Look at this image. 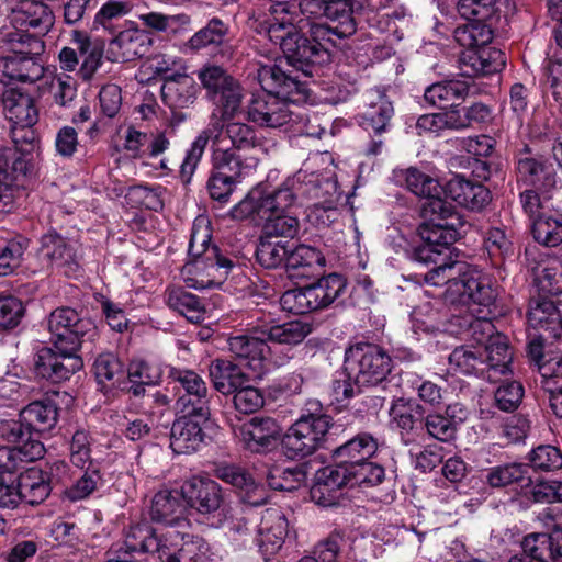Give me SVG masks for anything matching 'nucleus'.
<instances>
[{
    "instance_id": "f257e3e1",
    "label": "nucleus",
    "mask_w": 562,
    "mask_h": 562,
    "mask_svg": "<svg viewBox=\"0 0 562 562\" xmlns=\"http://www.w3.org/2000/svg\"><path fill=\"white\" fill-rule=\"evenodd\" d=\"M263 93L254 94L247 106V119L261 127L292 126L305 120L300 105L310 97V89L292 70L281 64L266 65L258 70Z\"/></svg>"
},
{
    "instance_id": "f03ea898",
    "label": "nucleus",
    "mask_w": 562,
    "mask_h": 562,
    "mask_svg": "<svg viewBox=\"0 0 562 562\" xmlns=\"http://www.w3.org/2000/svg\"><path fill=\"white\" fill-rule=\"evenodd\" d=\"M211 155L235 162H244L243 153L260 145L256 131L247 123L231 120L211 123L201 131L186 151L180 165L179 177L184 184L191 179L201 161L207 144Z\"/></svg>"
},
{
    "instance_id": "7ed1b4c3",
    "label": "nucleus",
    "mask_w": 562,
    "mask_h": 562,
    "mask_svg": "<svg viewBox=\"0 0 562 562\" xmlns=\"http://www.w3.org/2000/svg\"><path fill=\"white\" fill-rule=\"evenodd\" d=\"M212 231L204 220H195L188 248L189 261L181 274L188 286L194 289L216 288L223 284L237 260L211 244Z\"/></svg>"
},
{
    "instance_id": "20e7f679",
    "label": "nucleus",
    "mask_w": 562,
    "mask_h": 562,
    "mask_svg": "<svg viewBox=\"0 0 562 562\" xmlns=\"http://www.w3.org/2000/svg\"><path fill=\"white\" fill-rule=\"evenodd\" d=\"M132 540L150 552V562H214L210 543L196 533L160 530L149 525Z\"/></svg>"
},
{
    "instance_id": "39448f33",
    "label": "nucleus",
    "mask_w": 562,
    "mask_h": 562,
    "mask_svg": "<svg viewBox=\"0 0 562 562\" xmlns=\"http://www.w3.org/2000/svg\"><path fill=\"white\" fill-rule=\"evenodd\" d=\"M346 439L345 426L326 414H303L282 437L283 453L289 459H303L318 449L330 450L339 438Z\"/></svg>"
},
{
    "instance_id": "423d86ee",
    "label": "nucleus",
    "mask_w": 562,
    "mask_h": 562,
    "mask_svg": "<svg viewBox=\"0 0 562 562\" xmlns=\"http://www.w3.org/2000/svg\"><path fill=\"white\" fill-rule=\"evenodd\" d=\"M417 233L419 243L411 247L409 257L424 265H434L425 274L427 283L436 286L446 284L456 273L465 269V262L451 258L452 245L458 239L451 233L432 231L427 225H419Z\"/></svg>"
},
{
    "instance_id": "0eeeda50",
    "label": "nucleus",
    "mask_w": 562,
    "mask_h": 562,
    "mask_svg": "<svg viewBox=\"0 0 562 562\" xmlns=\"http://www.w3.org/2000/svg\"><path fill=\"white\" fill-rule=\"evenodd\" d=\"M392 368V358L379 345L361 341L345 351L344 371L352 374L356 384L369 393L378 387L386 389Z\"/></svg>"
},
{
    "instance_id": "6e6552de",
    "label": "nucleus",
    "mask_w": 562,
    "mask_h": 562,
    "mask_svg": "<svg viewBox=\"0 0 562 562\" xmlns=\"http://www.w3.org/2000/svg\"><path fill=\"white\" fill-rule=\"evenodd\" d=\"M205 97L220 110L222 121H231L241 111L244 87L223 66L206 63L196 71Z\"/></svg>"
},
{
    "instance_id": "1a4fd4ad",
    "label": "nucleus",
    "mask_w": 562,
    "mask_h": 562,
    "mask_svg": "<svg viewBox=\"0 0 562 562\" xmlns=\"http://www.w3.org/2000/svg\"><path fill=\"white\" fill-rule=\"evenodd\" d=\"M187 506L212 525L222 526L231 517V506L223 487L209 476L193 475L181 486Z\"/></svg>"
},
{
    "instance_id": "9d476101",
    "label": "nucleus",
    "mask_w": 562,
    "mask_h": 562,
    "mask_svg": "<svg viewBox=\"0 0 562 562\" xmlns=\"http://www.w3.org/2000/svg\"><path fill=\"white\" fill-rule=\"evenodd\" d=\"M459 14L470 23L458 26L453 38L459 45L490 44L499 20L496 0H458Z\"/></svg>"
},
{
    "instance_id": "9b49d317",
    "label": "nucleus",
    "mask_w": 562,
    "mask_h": 562,
    "mask_svg": "<svg viewBox=\"0 0 562 562\" xmlns=\"http://www.w3.org/2000/svg\"><path fill=\"white\" fill-rule=\"evenodd\" d=\"M323 186L333 187V182L314 173L299 171L271 193L263 194L261 191L258 205L259 217H265L267 213H288L299 198L319 200L323 198Z\"/></svg>"
},
{
    "instance_id": "f8f14e48",
    "label": "nucleus",
    "mask_w": 562,
    "mask_h": 562,
    "mask_svg": "<svg viewBox=\"0 0 562 562\" xmlns=\"http://www.w3.org/2000/svg\"><path fill=\"white\" fill-rule=\"evenodd\" d=\"M48 330L53 345L68 350H80L86 342H92L98 336L95 324L88 317H81L71 307L55 308L48 316Z\"/></svg>"
},
{
    "instance_id": "ddd939ff",
    "label": "nucleus",
    "mask_w": 562,
    "mask_h": 562,
    "mask_svg": "<svg viewBox=\"0 0 562 562\" xmlns=\"http://www.w3.org/2000/svg\"><path fill=\"white\" fill-rule=\"evenodd\" d=\"M277 45L286 65L304 77H313L324 66L321 60L323 50L314 48L310 37L292 22L289 23ZM296 75L300 77L299 74Z\"/></svg>"
},
{
    "instance_id": "4468645a",
    "label": "nucleus",
    "mask_w": 562,
    "mask_h": 562,
    "mask_svg": "<svg viewBox=\"0 0 562 562\" xmlns=\"http://www.w3.org/2000/svg\"><path fill=\"white\" fill-rule=\"evenodd\" d=\"M78 351L66 350L57 345H53V348H41L34 357L35 374L52 383L69 380L83 367L82 358L78 355Z\"/></svg>"
},
{
    "instance_id": "2eb2a0df",
    "label": "nucleus",
    "mask_w": 562,
    "mask_h": 562,
    "mask_svg": "<svg viewBox=\"0 0 562 562\" xmlns=\"http://www.w3.org/2000/svg\"><path fill=\"white\" fill-rule=\"evenodd\" d=\"M452 295H457L462 303H473L484 307L493 305L497 297V290L492 280L477 270H471L465 265L460 273L446 282Z\"/></svg>"
},
{
    "instance_id": "dca6fc26",
    "label": "nucleus",
    "mask_w": 562,
    "mask_h": 562,
    "mask_svg": "<svg viewBox=\"0 0 562 562\" xmlns=\"http://www.w3.org/2000/svg\"><path fill=\"white\" fill-rule=\"evenodd\" d=\"M192 53L205 52L215 59H228L234 53L229 24L220 18H212L187 42Z\"/></svg>"
},
{
    "instance_id": "f3484780",
    "label": "nucleus",
    "mask_w": 562,
    "mask_h": 562,
    "mask_svg": "<svg viewBox=\"0 0 562 562\" xmlns=\"http://www.w3.org/2000/svg\"><path fill=\"white\" fill-rule=\"evenodd\" d=\"M514 177L519 189L538 188L552 192L558 186L555 168L542 156L515 155Z\"/></svg>"
},
{
    "instance_id": "a211bd4d",
    "label": "nucleus",
    "mask_w": 562,
    "mask_h": 562,
    "mask_svg": "<svg viewBox=\"0 0 562 562\" xmlns=\"http://www.w3.org/2000/svg\"><path fill=\"white\" fill-rule=\"evenodd\" d=\"M244 448L254 453H267L282 441V428L272 417L255 416L235 430Z\"/></svg>"
},
{
    "instance_id": "6ab92c4d",
    "label": "nucleus",
    "mask_w": 562,
    "mask_h": 562,
    "mask_svg": "<svg viewBox=\"0 0 562 562\" xmlns=\"http://www.w3.org/2000/svg\"><path fill=\"white\" fill-rule=\"evenodd\" d=\"M465 49L459 56V69L463 77L474 78L501 71L505 65V54L488 44L461 45Z\"/></svg>"
},
{
    "instance_id": "aec40b11",
    "label": "nucleus",
    "mask_w": 562,
    "mask_h": 562,
    "mask_svg": "<svg viewBox=\"0 0 562 562\" xmlns=\"http://www.w3.org/2000/svg\"><path fill=\"white\" fill-rule=\"evenodd\" d=\"M67 469L65 462L57 461L50 465L49 472L36 467L21 472L16 477L20 503L24 501L32 506L42 504L53 490V471L65 473Z\"/></svg>"
},
{
    "instance_id": "412c9836",
    "label": "nucleus",
    "mask_w": 562,
    "mask_h": 562,
    "mask_svg": "<svg viewBox=\"0 0 562 562\" xmlns=\"http://www.w3.org/2000/svg\"><path fill=\"white\" fill-rule=\"evenodd\" d=\"M227 347L235 360L254 371H260L270 355L267 335L255 328L251 334L231 336Z\"/></svg>"
},
{
    "instance_id": "4be33fe9",
    "label": "nucleus",
    "mask_w": 562,
    "mask_h": 562,
    "mask_svg": "<svg viewBox=\"0 0 562 562\" xmlns=\"http://www.w3.org/2000/svg\"><path fill=\"white\" fill-rule=\"evenodd\" d=\"M211 171L206 188L211 199L227 203L235 186L240 181L244 162H235L214 155L210 157Z\"/></svg>"
},
{
    "instance_id": "5701e85b",
    "label": "nucleus",
    "mask_w": 562,
    "mask_h": 562,
    "mask_svg": "<svg viewBox=\"0 0 562 562\" xmlns=\"http://www.w3.org/2000/svg\"><path fill=\"white\" fill-rule=\"evenodd\" d=\"M419 215L424 220L420 225L459 237L458 228L463 225V221L456 207L442 199L441 194L427 196L419 206Z\"/></svg>"
},
{
    "instance_id": "b1692460",
    "label": "nucleus",
    "mask_w": 562,
    "mask_h": 562,
    "mask_svg": "<svg viewBox=\"0 0 562 562\" xmlns=\"http://www.w3.org/2000/svg\"><path fill=\"white\" fill-rule=\"evenodd\" d=\"M54 21L53 11L43 1L21 0L11 11V22L16 30H33L40 37L50 31Z\"/></svg>"
},
{
    "instance_id": "393cba45",
    "label": "nucleus",
    "mask_w": 562,
    "mask_h": 562,
    "mask_svg": "<svg viewBox=\"0 0 562 562\" xmlns=\"http://www.w3.org/2000/svg\"><path fill=\"white\" fill-rule=\"evenodd\" d=\"M345 436L346 439L338 437V443L330 448L331 458L340 468L370 460L378 451V440L369 432L350 436L345 427Z\"/></svg>"
},
{
    "instance_id": "a878e982",
    "label": "nucleus",
    "mask_w": 562,
    "mask_h": 562,
    "mask_svg": "<svg viewBox=\"0 0 562 562\" xmlns=\"http://www.w3.org/2000/svg\"><path fill=\"white\" fill-rule=\"evenodd\" d=\"M443 192L446 196L472 212H482L492 201V193L483 183L460 175L447 181Z\"/></svg>"
},
{
    "instance_id": "bb28decb",
    "label": "nucleus",
    "mask_w": 562,
    "mask_h": 562,
    "mask_svg": "<svg viewBox=\"0 0 562 562\" xmlns=\"http://www.w3.org/2000/svg\"><path fill=\"white\" fill-rule=\"evenodd\" d=\"M346 486H349L346 470L337 464L329 465L316 472L310 495L317 505L330 507L339 503Z\"/></svg>"
},
{
    "instance_id": "cd10ccee",
    "label": "nucleus",
    "mask_w": 562,
    "mask_h": 562,
    "mask_svg": "<svg viewBox=\"0 0 562 562\" xmlns=\"http://www.w3.org/2000/svg\"><path fill=\"white\" fill-rule=\"evenodd\" d=\"M153 45L151 34L137 27L121 31L109 44L110 59L128 63L144 57Z\"/></svg>"
},
{
    "instance_id": "c85d7f7f",
    "label": "nucleus",
    "mask_w": 562,
    "mask_h": 562,
    "mask_svg": "<svg viewBox=\"0 0 562 562\" xmlns=\"http://www.w3.org/2000/svg\"><path fill=\"white\" fill-rule=\"evenodd\" d=\"M529 325L538 331L548 335V338H562V314L555 302L542 294L532 296L527 312Z\"/></svg>"
},
{
    "instance_id": "c756f323",
    "label": "nucleus",
    "mask_w": 562,
    "mask_h": 562,
    "mask_svg": "<svg viewBox=\"0 0 562 562\" xmlns=\"http://www.w3.org/2000/svg\"><path fill=\"white\" fill-rule=\"evenodd\" d=\"M40 243L37 255L47 266L65 267L67 268L66 274L78 269L79 263L75 248L57 232L44 234Z\"/></svg>"
},
{
    "instance_id": "7c9ffc66",
    "label": "nucleus",
    "mask_w": 562,
    "mask_h": 562,
    "mask_svg": "<svg viewBox=\"0 0 562 562\" xmlns=\"http://www.w3.org/2000/svg\"><path fill=\"white\" fill-rule=\"evenodd\" d=\"M181 491L162 490L157 492L149 508V517L153 522L170 527L181 526L187 522Z\"/></svg>"
},
{
    "instance_id": "2f4dec72",
    "label": "nucleus",
    "mask_w": 562,
    "mask_h": 562,
    "mask_svg": "<svg viewBox=\"0 0 562 562\" xmlns=\"http://www.w3.org/2000/svg\"><path fill=\"white\" fill-rule=\"evenodd\" d=\"M44 66L42 60L19 55L0 57V82L8 85L12 81L35 82L43 78Z\"/></svg>"
},
{
    "instance_id": "473e14b6",
    "label": "nucleus",
    "mask_w": 562,
    "mask_h": 562,
    "mask_svg": "<svg viewBox=\"0 0 562 562\" xmlns=\"http://www.w3.org/2000/svg\"><path fill=\"white\" fill-rule=\"evenodd\" d=\"M209 375L213 387L225 396L232 395L250 381L249 375L237 363L220 358L210 363Z\"/></svg>"
},
{
    "instance_id": "72a5a7b5",
    "label": "nucleus",
    "mask_w": 562,
    "mask_h": 562,
    "mask_svg": "<svg viewBox=\"0 0 562 562\" xmlns=\"http://www.w3.org/2000/svg\"><path fill=\"white\" fill-rule=\"evenodd\" d=\"M448 111L452 131L477 130L487 125L493 119L492 106L482 101L468 104L458 102Z\"/></svg>"
},
{
    "instance_id": "f704fd0d",
    "label": "nucleus",
    "mask_w": 562,
    "mask_h": 562,
    "mask_svg": "<svg viewBox=\"0 0 562 562\" xmlns=\"http://www.w3.org/2000/svg\"><path fill=\"white\" fill-rule=\"evenodd\" d=\"M470 93V85L464 80H442L426 88L425 101L438 109L449 110L459 101H465Z\"/></svg>"
},
{
    "instance_id": "c9c22d12",
    "label": "nucleus",
    "mask_w": 562,
    "mask_h": 562,
    "mask_svg": "<svg viewBox=\"0 0 562 562\" xmlns=\"http://www.w3.org/2000/svg\"><path fill=\"white\" fill-rule=\"evenodd\" d=\"M203 426L186 417H178L170 431V448L177 454H190L200 450L204 443Z\"/></svg>"
},
{
    "instance_id": "e433bc0d",
    "label": "nucleus",
    "mask_w": 562,
    "mask_h": 562,
    "mask_svg": "<svg viewBox=\"0 0 562 562\" xmlns=\"http://www.w3.org/2000/svg\"><path fill=\"white\" fill-rule=\"evenodd\" d=\"M288 533V520L285 516L279 512H268L262 517L257 542L265 555L277 553L283 546Z\"/></svg>"
},
{
    "instance_id": "4c0bfd02",
    "label": "nucleus",
    "mask_w": 562,
    "mask_h": 562,
    "mask_svg": "<svg viewBox=\"0 0 562 562\" xmlns=\"http://www.w3.org/2000/svg\"><path fill=\"white\" fill-rule=\"evenodd\" d=\"M426 413V407L414 398H396L390 408L393 423L406 434L424 431Z\"/></svg>"
},
{
    "instance_id": "58836bf2",
    "label": "nucleus",
    "mask_w": 562,
    "mask_h": 562,
    "mask_svg": "<svg viewBox=\"0 0 562 562\" xmlns=\"http://www.w3.org/2000/svg\"><path fill=\"white\" fill-rule=\"evenodd\" d=\"M45 454V447L41 440L15 447H0V473L15 476V472L22 468L24 462L40 460Z\"/></svg>"
},
{
    "instance_id": "ea45409f",
    "label": "nucleus",
    "mask_w": 562,
    "mask_h": 562,
    "mask_svg": "<svg viewBox=\"0 0 562 562\" xmlns=\"http://www.w3.org/2000/svg\"><path fill=\"white\" fill-rule=\"evenodd\" d=\"M21 418L29 426L34 437L52 430L58 420V407L52 400L35 401L24 407Z\"/></svg>"
},
{
    "instance_id": "a19ab883",
    "label": "nucleus",
    "mask_w": 562,
    "mask_h": 562,
    "mask_svg": "<svg viewBox=\"0 0 562 562\" xmlns=\"http://www.w3.org/2000/svg\"><path fill=\"white\" fill-rule=\"evenodd\" d=\"M1 100L8 119L13 123L34 125L38 113L31 95L15 89H8L1 93Z\"/></svg>"
},
{
    "instance_id": "79ce46f5",
    "label": "nucleus",
    "mask_w": 562,
    "mask_h": 562,
    "mask_svg": "<svg viewBox=\"0 0 562 562\" xmlns=\"http://www.w3.org/2000/svg\"><path fill=\"white\" fill-rule=\"evenodd\" d=\"M524 554L514 558H528L530 562H562V551L555 540L553 532L531 533L524 538Z\"/></svg>"
},
{
    "instance_id": "37998d69",
    "label": "nucleus",
    "mask_w": 562,
    "mask_h": 562,
    "mask_svg": "<svg viewBox=\"0 0 562 562\" xmlns=\"http://www.w3.org/2000/svg\"><path fill=\"white\" fill-rule=\"evenodd\" d=\"M325 263V256L318 248L306 244L291 245L286 270L296 276L308 277L321 271Z\"/></svg>"
},
{
    "instance_id": "c03bdc74",
    "label": "nucleus",
    "mask_w": 562,
    "mask_h": 562,
    "mask_svg": "<svg viewBox=\"0 0 562 562\" xmlns=\"http://www.w3.org/2000/svg\"><path fill=\"white\" fill-rule=\"evenodd\" d=\"M167 305L184 316L189 322L201 324L206 318L203 301L183 288H169L166 291Z\"/></svg>"
},
{
    "instance_id": "a18cd8bd",
    "label": "nucleus",
    "mask_w": 562,
    "mask_h": 562,
    "mask_svg": "<svg viewBox=\"0 0 562 562\" xmlns=\"http://www.w3.org/2000/svg\"><path fill=\"white\" fill-rule=\"evenodd\" d=\"M162 98L171 108H186L196 99V86L187 74H173L164 80Z\"/></svg>"
},
{
    "instance_id": "49530a36",
    "label": "nucleus",
    "mask_w": 562,
    "mask_h": 562,
    "mask_svg": "<svg viewBox=\"0 0 562 562\" xmlns=\"http://www.w3.org/2000/svg\"><path fill=\"white\" fill-rule=\"evenodd\" d=\"M71 36V43L77 46L82 58L77 74L83 81H90L102 65L103 48L93 44L90 37L81 31H72Z\"/></svg>"
},
{
    "instance_id": "de8ad7c7",
    "label": "nucleus",
    "mask_w": 562,
    "mask_h": 562,
    "mask_svg": "<svg viewBox=\"0 0 562 562\" xmlns=\"http://www.w3.org/2000/svg\"><path fill=\"white\" fill-rule=\"evenodd\" d=\"M317 310L336 303L347 289V279L340 273H329L308 284Z\"/></svg>"
},
{
    "instance_id": "09e8293b",
    "label": "nucleus",
    "mask_w": 562,
    "mask_h": 562,
    "mask_svg": "<svg viewBox=\"0 0 562 562\" xmlns=\"http://www.w3.org/2000/svg\"><path fill=\"white\" fill-rule=\"evenodd\" d=\"M483 361L487 364V378L491 379V372L505 374L509 372V364L513 360V353L509 348L508 338L505 335L496 333L495 337L485 345Z\"/></svg>"
},
{
    "instance_id": "8fccbe9b",
    "label": "nucleus",
    "mask_w": 562,
    "mask_h": 562,
    "mask_svg": "<svg viewBox=\"0 0 562 562\" xmlns=\"http://www.w3.org/2000/svg\"><path fill=\"white\" fill-rule=\"evenodd\" d=\"M93 373L101 390H108L120 385L124 378L125 369L123 362L113 352L100 353L93 362Z\"/></svg>"
},
{
    "instance_id": "3c124183",
    "label": "nucleus",
    "mask_w": 562,
    "mask_h": 562,
    "mask_svg": "<svg viewBox=\"0 0 562 562\" xmlns=\"http://www.w3.org/2000/svg\"><path fill=\"white\" fill-rule=\"evenodd\" d=\"M449 366L454 374L484 376L487 373L482 350H473L467 346L457 347L450 353Z\"/></svg>"
},
{
    "instance_id": "603ef678",
    "label": "nucleus",
    "mask_w": 562,
    "mask_h": 562,
    "mask_svg": "<svg viewBox=\"0 0 562 562\" xmlns=\"http://www.w3.org/2000/svg\"><path fill=\"white\" fill-rule=\"evenodd\" d=\"M395 177L397 182L405 183L407 190L424 199L443 192V187L440 186L436 178L423 172L416 167L400 170L395 173Z\"/></svg>"
},
{
    "instance_id": "864d4df0",
    "label": "nucleus",
    "mask_w": 562,
    "mask_h": 562,
    "mask_svg": "<svg viewBox=\"0 0 562 562\" xmlns=\"http://www.w3.org/2000/svg\"><path fill=\"white\" fill-rule=\"evenodd\" d=\"M289 243L259 236L256 247V260L265 269L286 268L290 252Z\"/></svg>"
},
{
    "instance_id": "5fc2aeb1",
    "label": "nucleus",
    "mask_w": 562,
    "mask_h": 562,
    "mask_svg": "<svg viewBox=\"0 0 562 562\" xmlns=\"http://www.w3.org/2000/svg\"><path fill=\"white\" fill-rule=\"evenodd\" d=\"M270 13L271 18L268 19L266 14L254 10L248 15L247 24L255 33L266 35L271 43L277 45L282 34H284L290 20L283 14Z\"/></svg>"
},
{
    "instance_id": "6e6d98bb",
    "label": "nucleus",
    "mask_w": 562,
    "mask_h": 562,
    "mask_svg": "<svg viewBox=\"0 0 562 562\" xmlns=\"http://www.w3.org/2000/svg\"><path fill=\"white\" fill-rule=\"evenodd\" d=\"M261 333L267 335L268 341L297 345L312 333V325L302 321H291L261 329Z\"/></svg>"
},
{
    "instance_id": "4d7b16f0",
    "label": "nucleus",
    "mask_w": 562,
    "mask_h": 562,
    "mask_svg": "<svg viewBox=\"0 0 562 562\" xmlns=\"http://www.w3.org/2000/svg\"><path fill=\"white\" fill-rule=\"evenodd\" d=\"M261 235L265 238H294L300 231L299 218L289 213H267Z\"/></svg>"
},
{
    "instance_id": "13d9d810",
    "label": "nucleus",
    "mask_w": 562,
    "mask_h": 562,
    "mask_svg": "<svg viewBox=\"0 0 562 562\" xmlns=\"http://www.w3.org/2000/svg\"><path fill=\"white\" fill-rule=\"evenodd\" d=\"M349 486L369 487L381 484L385 479V470L382 465L369 460L355 465H346Z\"/></svg>"
},
{
    "instance_id": "bf43d9fd",
    "label": "nucleus",
    "mask_w": 562,
    "mask_h": 562,
    "mask_svg": "<svg viewBox=\"0 0 562 562\" xmlns=\"http://www.w3.org/2000/svg\"><path fill=\"white\" fill-rule=\"evenodd\" d=\"M327 18L338 37H348L356 33L357 22L349 0H334L329 5Z\"/></svg>"
},
{
    "instance_id": "052dcab7",
    "label": "nucleus",
    "mask_w": 562,
    "mask_h": 562,
    "mask_svg": "<svg viewBox=\"0 0 562 562\" xmlns=\"http://www.w3.org/2000/svg\"><path fill=\"white\" fill-rule=\"evenodd\" d=\"M527 474V464L510 462L490 468L485 481L493 488H502L522 482Z\"/></svg>"
},
{
    "instance_id": "680f3d73",
    "label": "nucleus",
    "mask_w": 562,
    "mask_h": 562,
    "mask_svg": "<svg viewBox=\"0 0 562 562\" xmlns=\"http://www.w3.org/2000/svg\"><path fill=\"white\" fill-rule=\"evenodd\" d=\"M149 528L147 521L138 522L128 527L125 532L123 544L117 550H110L106 552L105 562H138L134 554L143 553L147 555L148 562H150V552L143 549L142 544L134 543L132 539H136V532L142 529Z\"/></svg>"
},
{
    "instance_id": "e2e57ef3",
    "label": "nucleus",
    "mask_w": 562,
    "mask_h": 562,
    "mask_svg": "<svg viewBox=\"0 0 562 562\" xmlns=\"http://www.w3.org/2000/svg\"><path fill=\"white\" fill-rule=\"evenodd\" d=\"M533 239L546 247H557L562 244V218L544 214L531 223Z\"/></svg>"
},
{
    "instance_id": "0e129e2a",
    "label": "nucleus",
    "mask_w": 562,
    "mask_h": 562,
    "mask_svg": "<svg viewBox=\"0 0 562 562\" xmlns=\"http://www.w3.org/2000/svg\"><path fill=\"white\" fill-rule=\"evenodd\" d=\"M101 481L102 476L99 468L92 462H89L83 474L77 479L71 486L63 491V497L70 502L85 499L97 490Z\"/></svg>"
},
{
    "instance_id": "69168bd1",
    "label": "nucleus",
    "mask_w": 562,
    "mask_h": 562,
    "mask_svg": "<svg viewBox=\"0 0 562 562\" xmlns=\"http://www.w3.org/2000/svg\"><path fill=\"white\" fill-rule=\"evenodd\" d=\"M30 246V239L18 236L8 240L0 250V277L12 274L23 262L25 250Z\"/></svg>"
},
{
    "instance_id": "338daca9",
    "label": "nucleus",
    "mask_w": 562,
    "mask_h": 562,
    "mask_svg": "<svg viewBox=\"0 0 562 562\" xmlns=\"http://www.w3.org/2000/svg\"><path fill=\"white\" fill-rule=\"evenodd\" d=\"M25 31L16 30L7 35L8 42L11 44L12 55L32 57L35 60H42L41 56L45 50V44L42 37L24 33Z\"/></svg>"
},
{
    "instance_id": "774afa93",
    "label": "nucleus",
    "mask_w": 562,
    "mask_h": 562,
    "mask_svg": "<svg viewBox=\"0 0 562 562\" xmlns=\"http://www.w3.org/2000/svg\"><path fill=\"white\" fill-rule=\"evenodd\" d=\"M393 112L392 103L384 98H380L378 102L372 103L361 114V125L366 131H373L375 134H380L385 131Z\"/></svg>"
}]
</instances>
